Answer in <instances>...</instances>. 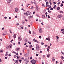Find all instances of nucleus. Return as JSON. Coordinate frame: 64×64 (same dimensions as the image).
<instances>
[{
    "label": "nucleus",
    "mask_w": 64,
    "mask_h": 64,
    "mask_svg": "<svg viewBox=\"0 0 64 64\" xmlns=\"http://www.w3.org/2000/svg\"><path fill=\"white\" fill-rule=\"evenodd\" d=\"M36 49L37 50H39V48H40V47L39 46L38 44H37L36 45Z\"/></svg>",
    "instance_id": "f257e3e1"
},
{
    "label": "nucleus",
    "mask_w": 64,
    "mask_h": 64,
    "mask_svg": "<svg viewBox=\"0 0 64 64\" xmlns=\"http://www.w3.org/2000/svg\"><path fill=\"white\" fill-rule=\"evenodd\" d=\"M31 12H27L26 13V16H29L30 15Z\"/></svg>",
    "instance_id": "f03ea898"
},
{
    "label": "nucleus",
    "mask_w": 64,
    "mask_h": 64,
    "mask_svg": "<svg viewBox=\"0 0 64 64\" xmlns=\"http://www.w3.org/2000/svg\"><path fill=\"white\" fill-rule=\"evenodd\" d=\"M43 32V30H42V28H40L39 30V32L40 33H42Z\"/></svg>",
    "instance_id": "7ed1b4c3"
},
{
    "label": "nucleus",
    "mask_w": 64,
    "mask_h": 64,
    "mask_svg": "<svg viewBox=\"0 0 64 64\" xmlns=\"http://www.w3.org/2000/svg\"><path fill=\"white\" fill-rule=\"evenodd\" d=\"M18 39L20 41H22V38H21L20 37H18Z\"/></svg>",
    "instance_id": "20e7f679"
},
{
    "label": "nucleus",
    "mask_w": 64,
    "mask_h": 64,
    "mask_svg": "<svg viewBox=\"0 0 64 64\" xmlns=\"http://www.w3.org/2000/svg\"><path fill=\"white\" fill-rule=\"evenodd\" d=\"M15 11L16 12L18 11V8H16L15 9Z\"/></svg>",
    "instance_id": "39448f33"
},
{
    "label": "nucleus",
    "mask_w": 64,
    "mask_h": 64,
    "mask_svg": "<svg viewBox=\"0 0 64 64\" xmlns=\"http://www.w3.org/2000/svg\"><path fill=\"white\" fill-rule=\"evenodd\" d=\"M63 17L62 16H58V18H62V17Z\"/></svg>",
    "instance_id": "423d86ee"
},
{
    "label": "nucleus",
    "mask_w": 64,
    "mask_h": 64,
    "mask_svg": "<svg viewBox=\"0 0 64 64\" xmlns=\"http://www.w3.org/2000/svg\"><path fill=\"white\" fill-rule=\"evenodd\" d=\"M52 61L53 62H54L55 61V58H52Z\"/></svg>",
    "instance_id": "0eeeda50"
},
{
    "label": "nucleus",
    "mask_w": 64,
    "mask_h": 64,
    "mask_svg": "<svg viewBox=\"0 0 64 64\" xmlns=\"http://www.w3.org/2000/svg\"><path fill=\"white\" fill-rule=\"evenodd\" d=\"M42 18H43V19H45V16L44 15H43L42 16Z\"/></svg>",
    "instance_id": "6e6552de"
},
{
    "label": "nucleus",
    "mask_w": 64,
    "mask_h": 64,
    "mask_svg": "<svg viewBox=\"0 0 64 64\" xmlns=\"http://www.w3.org/2000/svg\"><path fill=\"white\" fill-rule=\"evenodd\" d=\"M49 3H50V5H52V3H51V0H50V1L49 2Z\"/></svg>",
    "instance_id": "1a4fd4ad"
},
{
    "label": "nucleus",
    "mask_w": 64,
    "mask_h": 64,
    "mask_svg": "<svg viewBox=\"0 0 64 64\" xmlns=\"http://www.w3.org/2000/svg\"><path fill=\"white\" fill-rule=\"evenodd\" d=\"M50 54H48L47 55V57L48 58H49L50 57Z\"/></svg>",
    "instance_id": "9d476101"
},
{
    "label": "nucleus",
    "mask_w": 64,
    "mask_h": 64,
    "mask_svg": "<svg viewBox=\"0 0 64 64\" xmlns=\"http://www.w3.org/2000/svg\"><path fill=\"white\" fill-rule=\"evenodd\" d=\"M18 61H19V60H16V62L15 63H16V64H17V63H18Z\"/></svg>",
    "instance_id": "9b49d317"
},
{
    "label": "nucleus",
    "mask_w": 64,
    "mask_h": 64,
    "mask_svg": "<svg viewBox=\"0 0 64 64\" xmlns=\"http://www.w3.org/2000/svg\"><path fill=\"white\" fill-rule=\"evenodd\" d=\"M12 45L11 44H10V48H12Z\"/></svg>",
    "instance_id": "f8f14e48"
},
{
    "label": "nucleus",
    "mask_w": 64,
    "mask_h": 64,
    "mask_svg": "<svg viewBox=\"0 0 64 64\" xmlns=\"http://www.w3.org/2000/svg\"><path fill=\"white\" fill-rule=\"evenodd\" d=\"M56 7H57V6H56V5H55L54 6V7L53 8L54 9H55V8H56Z\"/></svg>",
    "instance_id": "ddd939ff"
},
{
    "label": "nucleus",
    "mask_w": 64,
    "mask_h": 64,
    "mask_svg": "<svg viewBox=\"0 0 64 64\" xmlns=\"http://www.w3.org/2000/svg\"><path fill=\"white\" fill-rule=\"evenodd\" d=\"M14 37L15 38H16V35L14 34Z\"/></svg>",
    "instance_id": "4468645a"
},
{
    "label": "nucleus",
    "mask_w": 64,
    "mask_h": 64,
    "mask_svg": "<svg viewBox=\"0 0 64 64\" xmlns=\"http://www.w3.org/2000/svg\"><path fill=\"white\" fill-rule=\"evenodd\" d=\"M60 7H58L57 8V10H58V11H59V10H60Z\"/></svg>",
    "instance_id": "2eb2a0df"
},
{
    "label": "nucleus",
    "mask_w": 64,
    "mask_h": 64,
    "mask_svg": "<svg viewBox=\"0 0 64 64\" xmlns=\"http://www.w3.org/2000/svg\"><path fill=\"white\" fill-rule=\"evenodd\" d=\"M24 41L26 42H27V41H28V40L26 39H25V40H24Z\"/></svg>",
    "instance_id": "dca6fc26"
},
{
    "label": "nucleus",
    "mask_w": 64,
    "mask_h": 64,
    "mask_svg": "<svg viewBox=\"0 0 64 64\" xmlns=\"http://www.w3.org/2000/svg\"><path fill=\"white\" fill-rule=\"evenodd\" d=\"M31 9H32V10H33L34 9V8H33V6H31Z\"/></svg>",
    "instance_id": "f3484780"
},
{
    "label": "nucleus",
    "mask_w": 64,
    "mask_h": 64,
    "mask_svg": "<svg viewBox=\"0 0 64 64\" xmlns=\"http://www.w3.org/2000/svg\"><path fill=\"white\" fill-rule=\"evenodd\" d=\"M0 53H3V51L2 50H0Z\"/></svg>",
    "instance_id": "a211bd4d"
},
{
    "label": "nucleus",
    "mask_w": 64,
    "mask_h": 64,
    "mask_svg": "<svg viewBox=\"0 0 64 64\" xmlns=\"http://www.w3.org/2000/svg\"><path fill=\"white\" fill-rule=\"evenodd\" d=\"M19 50H20V48H17L16 50L17 51H19Z\"/></svg>",
    "instance_id": "6ab92c4d"
},
{
    "label": "nucleus",
    "mask_w": 64,
    "mask_h": 64,
    "mask_svg": "<svg viewBox=\"0 0 64 64\" xmlns=\"http://www.w3.org/2000/svg\"><path fill=\"white\" fill-rule=\"evenodd\" d=\"M64 59V57L63 56H62V60H63V59Z\"/></svg>",
    "instance_id": "aec40b11"
},
{
    "label": "nucleus",
    "mask_w": 64,
    "mask_h": 64,
    "mask_svg": "<svg viewBox=\"0 0 64 64\" xmlns=\"http://www.w3.org/2000/svg\"><path fill=\"white\" fill-rule=\"evenodd\" d=\"M36 10H38V9H39V8H38V7H37V6L36 8Z\"/></svg>",
    "instance_id": "412c9836"
},
{
    "label": "nucleus",
    "mask_w": 64,
    "mask_h": 64,
    "mask_svg": "<svg viewBox=\"0 0 64 64\" xmlns=\"http://www.w3.org/2000/svg\"><path fill=\"white\" fill-rule=\"evenodd\" d=\"M46 7H48V6L49 7V5H48V4H46Z\"/></svg>",
    "instance_id": "4be33fe9"
},
{
    "label": "nucleus",
    "mask_w": 64,
    "mask_h": 64,
    "mask_svg": "<svg viewBox=\"0 0 64 64\" xmlns=\"http://www.w3.org/2000/svg\"><path fill=\"white\" fill-rule=\"evenodd\" d=\"M49 8H50H50H52V7H51V6H50L49 7H48Z\"/></svg>",
    "instance_id": "5701e85b"
},
{
    "label": "nucleus",
    "mask_w": 64,
    "mask_h": 64,
    "mask_svg": "<svg viewBox=\"0 0 64 64\" xmlns=\"http://www.w3.org/2000/svg\"><path fill=\"white\" fill-rule=\"evenodd\" d=\"M60 12L61 13H63V12L62 11H61V10L60 11Z\"/></svg>",
    "instance_id": "b1692460"
},
{
    "label": "nucleus",
    "mask_w": 64,
    "mask_h": 64,
    "mask_svg": "<svg viewBox=\"0 0 64 64\" xmlns=\"http://www.w3.org/2000/svg\"><path fill=\"white\" fill-rule=\"evenodd\" d=\"M2 35H3V36H6V34H2Z\"/></svg>",
    "instance_id": "393cba45"
},
{
    "label": "nucleus",
    "mask_w": 64,
    "mask_h": 64,
    "mask_svg": "<svg viewBox=\"0 0 64 64\" xmlns=\"http://www.w3.org/2000/svg\"><path fill=\"white\" fill-rule=\"evenodd\" d=\"M8 54L7 53L6 54L5 56H8Z\"/></svg>",
    "instance_id": "a878e982"
},
{
    "label": "nucleus",
    "mask_w": 64,
    "mask_h": 64,
    "mask_svg": "<svg viewBox=\"0 0 64 64\" xmlns=\"http://www.w3.org/2000/svg\"><path fill=\"white\" fill-rule=\"evenodd\" d=\"M28 43H29V44H32L31 42H28Z\"/></svg>",
    "instance_id": "bb28decb"
},
{
    "label": "nucleus",
    "mask_w": 64,
    "mask_h": 64,
    "mask_svg": "<svg viewBox=\"0 0 64 64\" xmlns=\"http://www.w3.org/2000/svg\"><path fill=\"white\" fill-rule=\"evenodd\" d=\"M29 63V60L26 62V64H28Z\"/></svg>",
    "instance_id": "cd10ccee"
},
{
    "label": "nucleus",
    "mask_w": 64,
    "mask_h": 64,
    "mask_svg": "<svg viewBox=\"0 0 64 64\" xmlns=\"http://www.w3.org/2000/svg\"><path fill=\"white\" fill-rule=\"evenodd\" d=\"M9 48V46H7V47H6V48L7 49H8V48Z\"/></svg>",
    "instance_id": "c85d7f7f"
},
{
    "label": "nucleus",
    "mask_w": 64,
    "mask_h": 64,
    "mask_svg": "<svg viewBox=\"0 0 64 64\" xmlns=\"http://www.w3.org/2000/svg\"><path fill=\"white\" fill-rule=\"evenodd\" d=\"M32 17H33V16H29L30 18H32Z\"/></svg>",
    "instance_id": "c756f323"
},
{
    "label": "nucleus",
    "mask_w": 64,
    "mask_h": 64,
    "mask_svg": "<svg viewBox=\"0 0 64 64\" xmlns=\"http://www.w3.org/2000/svg\"><path fill=\"white\" fill-rule=\"evenodd\" d=\"M63 4H61V7H63Z\"/></svg>",
    "instance_id": "7c9ffc66"
},
{
    "label": "nucleus",
    "mask_w": 64,
    "mask_h": 64,
    "mask_svg": "<svg viewBox=\"0 0 64 64\" xmlns=\"http://www.w3.org/2000/svg\"><path fill=\"white\" fill-rule=\"evenodd\" d=\"M22 10L23 11H25V10L24 9H23V8H22Z\"/></svg>",
    "instance_id": "2f4dec72"
},
{
    "label": "nucleus",
    "mask_w": 64,
    "mask_h": 64,
    "mask_svg": "<svg viewBox=\"0 0 64 64\" xmlns=\"http://www.w3.org/2000/svg\"><path fill=\"white\" fill-rule=\"evenodd\" d=\"M22 22L23 24H24V23H25V22L23 20L22 21Z\"/></svg>",
    "instance_id": "473e14b6"
},
{
    "label": "nucleus",
    "mask_w": 64,
    "mask_h": 64,
    "mask_svg": "<svg viewBox=\"0 0 64 64\" xmlns=\"http://www.w3.org/2000/svg\"><path fill=\"white\" fill-rule=\"evenodd\" d=\"M37 16H38V17H39V18H40V16L39 15H38V14H37Z\"/></svg>",
    "instance_id": "72a5a7b5"
},
{
    "label": "nucleus",
    "mask_w": 64,
    "mask_h": 64,
    "mask_svg": "<svg viewBox=\"0 0 64 64\" xmlns=\"http://www.w3.org/2000/svg\"><path fill=\"white\" fill-rule=\"evenodd\" d=\"M14 58H16L17 57V56L16 55H15L14 56Z\"/></svg>",
    "instance_id": "f704fd0d"
},
{
    "label": "nucleus",
    "mask_w": 64,
    "mask_h": 64,
    "mask_svg": "<svg viewBox=\"0 0 64 64\" xmlns=\"http://www.w3.org/2000/svg\"><path fill=\"white\" fill-rule=\"evenodd\" d=\"M54 5H55V4H56V2H54Z\"/></svg>",
    "instance_id": "c9c22d12"
},
{
    "label": "nucleus",
    "mask_w": 64,
    "mask_h": 64,
    "mask_svg": "<svg viewBox=\"0 0 64 64\" xmlns=\"http://www.w3.org/2000/svg\"><path fill=\"white\" fill-rule=\"evenodd\" d=\"M32 45H31L30 46V48H32Z\"/></svg>",
    "instance_id": "e433bc0d"
},
{
    "label": "nucleus",
    "mask_w": 64,
    "mask_h": 64,
    "mask_svg": "<svg viewBox=\"0 0 64 64\" xmlns=\"http://www.w3.org/2000/svg\"><path fill=\"white\" fill-rule=\"evenodd\" d=\"M18 45H20V42H18Z\"/></svg>",
    "instance_id": "4c0bfd02"
},
{
    "label": "nucleus",
    "mask_w": 64,
    "mask_h": 64,
    "mask_svg": "<svg viewBox=\"0 0 64 64\" xmlns=\"http://www.w3.org/2000/svg\"><path fill=\"white\" fill-rule=\"evenodd\" d=\"M37 60H34V62H37Z\"/></svg>",
    "instance_id": "58836bf2"
},
{
    "label": "nucleus",
    "mask_w": 64,
    "mask_h": 64,
    "mask_svg": "<svg viewBox=\"0 0 64 64\" xmlns=\"http://www.w3.org/2000/svg\"><path fill=\"white\" fill-rule=\"evenodd\" d=\"M61 53H62V55H64V53H63V52H61Z\"/></svg>",
    "instance_id": "ea45409f"
},
{
    "label": "nucleus",
    "mask_w": 64,
    "mask_h": 64,
    "mask_svg": "<svg viewBox=\"0 0 64 64\" xmlns=\"http://www.w3.org/2000/svg\"><path fill=\"white\" fill-rule=\"evenodd\" d=\"M29 33L30 34H31V31L30 30L29 31Z\"/></svg>",
    "instance_id": "a19ab883"
},
{
    "label": "nucleus",
    "mask_w": 64,
    "mask_h": 64,
    "mask_svg": "<svg viewBox=\"0 0 64 64\" xmlns=\"http://www.w3.org/2000/svg\"><path fill=\"white\" fill-rule=\"evenodd\" d=\"M40 53L41 54H42V51H41V50H40Z\"/></svg>",
    "instance_id": "79ce46f5"
},
{
    "label": "nucleus",
    "mask_w": 64,
    "mask_h": 64,
    "mask_svg": "<svg viewBox=\"0 0 64 64\" xmlns=\"http://www.w3.org/2000/svg\"><path fill=\"white\" fill-rule=\"evenodd\" d=\"M56 38H57V39H58H58H59V38L58 37V36H56Z\"/></svg>",
    "instance_id": "37998d69"
},
{
    "label": "nucleus",
    "mask_w": 64,
    "mask_h": 64,
    "mask_svg": "<svg viewBox=\"0 0 64 64\" xmlns=\"http://www.w3.org/2000/svg\"><path fill=\"white\" fill-rule=\"evenodd\" d=\"M41 44L42 45H44V43H43V42H42L41 43Z\"/></svg>",
    "instance_id": "c03bdc74"
},
{
    "label": "nucleus",
    "mask_w": 64,
    "mask_h": 64,
    "mask_svg": "<svg viewBox=\"0 0 64 64\" xmlns=\"http://www.w3.org/2000/svg\"><path fill=\"white\" fill-rule=\"evenodd\" d=\"M42 6H44V7H45V5L44 4H42Z\"/></svg>",
    "instance_id": "a18cd8bd"
},
{
    "label": "nucleus",
    "mask_w": 64,
    "mask_h": 64,
    "mask_svg": "<svg viewBox=\"0 0 64 64\" xmlns=\"http://www.w3.org/2000/svg\"><path fill=\"white\" fill-rule=\"evenodd\" d=\"M24 56H25V57H27V54H24Z\"/></svg>",
    "instance_id": "49530a36"
},
{
    "label": "nucleus",
    "mask_w": 64,
    "mask_h": 64,
    "mask_svg": "<svg viewBox=\"0 0 64 64\" xmlns=\"http://www.w3.org/2000/svg\"><path fill=\"white\" fill-rule=\"evenodd\" d=\"M47 51L48 52H49V49L48 48L47 49Z\"/></svg>",
    "instance_id": "de8ad7c7"
},
{
    "label": "nucleus",
    "mask_w": 64,
    "mask_h": 64,
    "mask_svg": "<svg viewBox=\"0 0 64 64\" xmlns=\"http://www.w3.org/2000/svg\"><path fill=\"white\" fill-rule=\"evenodd\" d=\"M46 4H48V5L49 4V2H46Z\"/></svg>",
    "instance_id": "09e8293b"
},
{
    "label": "nucleus",
    "mask_w": 64,
    "mask_h": 64,
    "mask_svg": "<svg viewBox=\"0 0 64 64\" xmlns=\"http://www.w3.org/2000/svg\"><path fill=\"white\" fill-rule=\"evenodd\" d=\"M42 25H44V23H43V22H42Z\"/></svg>",
    "instance_id": "8fccbe9b"
},
{
    "label": "nucleus",
    "mask_w": 64,
    "mask_h": 64,
    "mask_svg": "<svg viewBox=\"0 0 64 64\" xmlns=\"http://www.w3.org/2000/svg\"><path fill=\"white\" fill-rule=\"evenodd\" d=\"M47 10H48V11H49V8H47Z\"/></svg>",
    "instance_id": "3c124183"
},
{
    "label": "nucleus",
    "mask_w": 64,
    "mask_h": 64,
    "mask_svg": "<svg viewBox=\"0 0 64 64\" xmlns=\"http://www.w3.org/2000/svg\"><path fill=\"white\" fill-rule=\"evenodd\" d=\"M17 59H19V56H17Z\"/></svg>",
    "instance_id": "603ef678"
},
{
    "label": "nucleus",
    "mask_w": 64,
    "mask_h": 64,
    "mask_svg": "<svg viewBox=\"0 0 64 64\" xmlns=\"http://www.w3.org/2000/svg\"><path fill=\"white\" fill-rule=\"evenodd\" d=\"M48 40L49 41H50V38H48Z\"/></svg>",
    "instance_id": "864d4df0"
},
{
    "label": "nucleus",
    "mask_w": 64,
    "mask_h": 64,
    "mask_svg": "<svg viewBox=\"0 0 64 64\" xmlns=\"http://www.w3.org/2000/svg\"><path fill=\"white\" fill-rule=\"evenodd\" d=\"M32 57H31L30 58V60L32 59Z\"/></svg>",
    "instance_id": "5fc2aeb1"
},
{
    "label": "nucleus",
    "mask_w": 64,
    "mask_h": 64,
    "mask_svg": "<svg viewBox=\"0 0 64 64\" xmlns=\"http://www.w3.org/2000/svg\"><path fill=\"white\" fill-rule=\"evenodd\" d=\"M34 60H32L30 62H33V61H34Z\"/></svg>",
    "instance_id": "6e6d98bb"
},
{
    "label": "nucleus",
    "mask_w": 64,
    "mask_h": 64,
    "mask_svg": "<svg viewBox=\"0 0 64 64\" xmlns=\"http://www.w3.org/2000/svg\"><path fill=\"white\" fill-rule=\"evenodd\" d=\"M53 10V8H52L50 9V10Z\"/></svg>",
    "instance_id": "4d7b16f0"
},
{
    "label": "nucleus",
    "mask_w": 64,
    "mask_h": 64,
    "mask_svg": "<svg viewBox=\"0 0 64 64\" xmlns=\"http://www.w3.org/2000/svg\"><path fill=\"white\" fill-rule=\"evenodd\" d=\"M19 61L20 62V63H21V61H22V60H20Z\"/></svg>",
    "instance_id": "13d9d810"
},
{
    "label": "nucleus",
    "mask_w": 64,
    "mask_h": 64,
    "mask_svg": "<svg viewBox=\"0 0 64 64\" xmlns=\"http://www.w3.org/2000/svg\"><path fill=\"white\" fill-rule=\"evenodd\" d=\"M4 18V19H7V18L6 17H5Z\"/></svg>",
    "instance_id": "bf43d9fd"
},
{
    "label": "nucleus",
    "mask_w": 64,
    "mask_h": 64,
    "mask_svg": "<svg viewBox=\"0 0 64 64\" xmlns=\"http://www.w3.org/2000/svg\"><path fill=\"white\" fill-rule=\"evenodd\" d=\"M64 29H62L61 30V31L63 32V31H64Z\"/></svg>",
    "instance_id": "052dcab7"
},
{
    "label": "nucleus",
    "mask_w": 64,
    "mask_h": 64,
    "mask_svg": "<svg viewBox=\"0 0 64 64\" xmlns=\"http://www.w3.org/2000/svg\"><path fill=\"white\" fill-rule=\"evenodd\" d=\"M45 47H47V46H48V45H45Z\"/></svg>",
    "instance_id": "680f3d73"
},
{
    "label": "nucleus",
    "mask_w": 64,
    "mask_h": 64,
    "mask_svg": "<svg viewBox=\"0 0 64 64\" xmlns=\"http://www.w3.org/2000/svg\"><path fill=\"white\" fill-rule=\"evenodd\" d=\"M46 15H48V13H47V12H46L45 13Z\"/></svg>",
    "instance_id": "e2e57ef3"
},
{
    "label": "nucleus",
    "mask_w": 64,
    "mask_h": 64,
    "mask_svg": "<svg viewBox=\"0 0 64 64\" xmlns=\"http://www.w3.org/2000/svg\"><path fill=\"white\" fill-rule=\"evenodd\" d=\"M5 58L6 59H7V58H8L7 57H5Z\"/></svg>",
    "instance_id": "0e129e2a"
},
{
    "label": "nucleus",
    "mask_w": 64,
    "mask_h": 64,
    "mask_svg": "<svg viewBox=\"0 0 64 64\" xmlns=\"http://www.w3.org/2000/svg\"><path fill=\"white\" fill-rule=\"evenodd\" d=\"M48 18H50V16H48Z\"/></svg>",
    "instance_id": "69168bd1"
},
{
    "label": "nucleus",
    "mask_w": 64,
    "mask_h": 64,
    "mask_svg": "<svg viewBox=\"0 0 64 64\" xmlns=\"http://www.w3.org/2000/svg\"><path fill=\"white\" fill-rule=\"evenodd\" d=\"M60 4V2H59L58 4V5H59Z\"/></svg>",
    "instance_id": "338daca9"
},
{
    "label": "nucleus",
    "mask_w": 64,
    "mask_h": 64,
    "mask_svg": "<svg viewBox=\"0 0 64 64\" xmlns=\"http://www.w3.org/2000/svg\"><path fill=\"white\" fill-rule=\"evenodd\" d=\"M37 42V40H36L35 41V42Z\"/></svg>",
    "instance_id": "774afa93"
}]
</instances>
